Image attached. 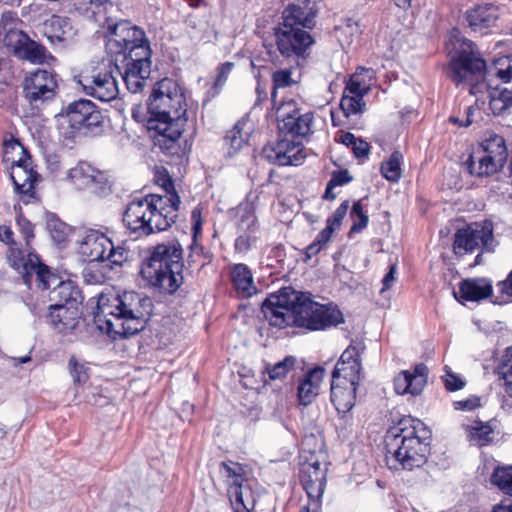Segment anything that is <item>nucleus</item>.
<instances>
[{"instance_id":"obj_18","label":"nucleus","mask_w":512,"mask_h":512,"mask_svg":"<svg viewBox=\"0 0 512 512\" xmlns=\"http://www.w3.org/2000/svg\"><path fill=\"white\" fill-rule=\"evenodd\" d=\"M78 83L83 91L102 102H109L118 95V85L111 71L93 70L80 74Z\"/></svg>"},{"instance_id":"obj_40","label":"nucleus","mask_w":512,"mask_h":512,"mask_svg":"<svg viewBox=\"0 0 512 512\" xmlns=\"http://www.w3.org/2000/svg\"><path fill=\"white\" fill-rule=\"evenodd\" d=\"M488 155H492L499 160L506 162L508 157V150L505 139L496 133H487L480 144L478 149Z\"/></svg>"},{"instance_id":"obj_41","label":"nucleus","mask_w":512,"mask_h":512,"mask_svg":"<svg viewBox=\"0 0 512 512\" xmlns=\"http://www.w3.org/2000/svg\"><path fill=\"white\" fill-rule=\"evenodd\" d=\"M469 439L471 442L478 446H484L492 441L494 428L490 422H482L480 420L474 421V423L466 428Z\"/></svg>"},{"instance_id":"obj_14","label":"nucleus","mask_w":512,"mask_h":512,"mask_svg":"<svg viewBox=\"0 0 512 512\" xmlns=\"http://www.w3.org/2000/svg\"><path fill=\"white\" fill-rule=\"evenodd\" d=\"M493 230L494 226L491 220L474 222L458 229L453 243L455 254L463 255L473 252L480 246L486 251H492L494 248Z\"/></svg>"},{"instance_id":"obj_11","label":"nucleus","mask_w":512,"mask_h":512,"mask_svg":"<svg viewBox=\"0 0 512 512\" xmlns=\"http://www.w3.org/2000/svg\"><path fill=\"white\" fill-rule=\"evenodd\" d=\"M486 63L471 52L462 51L450 61L447 75L456 84L469 85L470 94H477L485 87L484 73Z\"/></svg>"},{"instance_id":"obj_45","label":"nucleus","mask_w":512,"mask_h":512,"mask_svg":"<svg viewBox=\"0 0 512 512\" xmlns=\"http://www.w3.org/2000/svg\"><path fill=\"white\" fill-rule=\"evenodd\" d=\"M403 155L400 151H394L388 160L381 164V173L390 182H398L401 178V160Z\"/></svg>"},{"instance_id":"obj_63","label":"nucleus","mask_w":512,"mask_h":512,"mask_svg":"<svg viewBox=\"0 0 512 512\" xmlns=\"http://www.w3.org/2000/svg\"><path fill=\"white\" fill-rule=\"evenodd\" d=\"M343 92L358 96H365L369 91L363 87L359 81V74H352Z\"/></svg>"},{"instance_id":"obj_55","label":"nucleus","mask_w":512,"mask_h":512,"mask_svg":"<svg viewBox=\"0 0 512 512\" xmlns=\"http://www.w3.org/2000/svg\"><path fill=\"white\" fill-rule=\"evenodd\" d=\"M47 228L55 243L61 244L66 241L69 228L65 223L57 219H51L47 223Z\"/></svg>"},{"instance_id":"obj_15","label":"nucleus","mask_w":512,"mask_h":512,"mask_svg":"<svg viewBox=\"0 0 512 512\" xmlns=\"http://www.w3.org/2000/svg\"><path fill=\"white\" fill-rule=\"evenodd\" d=\"M23 94L30 105L38 106L55 98L58 89V75L47 69H36L26 74Z\"/></svg>"},{"instance_id":"obj_24","label":"nucleus","mask_w":512,"mask_h":512,"mask_svg":"<svg viewBox=\"0 0 512 512\" xmlns=\"http://www.w3.org/2000/svg\"><path fill=\"white\" fill-rule=\"evenodd\" d=\"M499 16V7L491 3L475 5L465 13L468 26L481 34L487 33L496 24Z\"/></svg>"},{"instance_id":"obj_43","label":"nucleus","mask_w":512,"mask_h":512,"mask_svg":"<svg viewBox=\"0 0 512 512\" xmlns=\"http://www.w3.org/2000/svg\"><path fill=\"white\" fill-rule=\"evenodd\" d=\"M490 480L502 493L512 496V465L496 467Z\"/></svg>"},{"instance_id":"obj_23","label":"nucleus","mask_w":512,"mask_h":512,"mask_svg":"<svg viewBox=\"0 0 512 512\" xmlns=\"http://www.w3.org/2000/svg\"><path fill=\"white\" fill-rule=\"evenodd\" d=\"M363 348L350 345L340 356L332 373V380H347L359 384L361 378L360 353Z\"/></svg>"},{"instance_id":"obj_12","label":"nucleus","mask_w":512,"mask_h":512,"mask_svg":"<svg viewBox=\"0 0 512 512\" xmlns=\"http://www.w3.org/2000/svg\"><path fill=\"white\" fill-rule=\"evenodd\" d=\"M10 149L20 154L18 159H11L10 177L15 191L22 196L25 203H28L29 199L34 198V185L38 179V174L31 165L32 161L28 151L18 140L5 142L6 155H8Z\"/></svg>"},{"instance_id":"obj_20","label":"nucleus","mask_w":512,"mask_h":512,"mask_svg":"<svg viewBox=\"0 0 512 512\" xmlns=\"http://www.w3.org/2000/svg\"><path fill=\"white\" fill-rule=\"evenodd\" d=\"M187 122L157 121L148 120L147 128L150 133L153 132L154 145L169 155L178 154V141L184 131V125Z\"/></svg>"},{"instance_id":"obj_2","label":"nucleus","mask_w":512,"mask_h":512,"mask_svg":"<svg viewBox=\"0 0 512 512\" xmlns=\"http://www.w3.org/2000/svg\"><path fill=\"white\" fill-rule=\"evenodd\" d=\"M261 310L269 324L279 329L296 326L319 331L344 322L343 314L336 305L320 304L312 300L308 294L290 287L267 297Z\"/></svg>"},{"instance_id":"obj_27","label":"nucleus","mask_w":512,"mask_h":512,"mask_svg":"<svg viewBox=\"0 0 512 512\" xmlns=\"http://www.w3.org/2000/svg\"><path fill=\"white\" fill-rule=\"evenodd\" d=\"M504 163L492 155L477 150L468 157L464 166L472 176L489 177L498 172Z\"/></svg>"},{"instance_id":"obj_10","label":"nucleus","mask_w":512,"mask_h":512,"mask_svg":"<svg viewBox=\"0 0 512 512\" xmlns=\"http://www.w3.org/2000/svg\"><path fill=\"white\" fill-rule=\"evenodd\" d=\"M273 37L280 56L297 66L300 59L303 60L309 55L310 48L315 44L311 32L282 22L273 28Z\"/></svg>"},{"instance_id":"obj_39","label":"nucleus","mask_w":512,"mask_h":512,"mask_svg":"<svg viewBox=\"0 0 512 512\" xmlns=\"http://www.w3.org/2000/svg\"><path fill=\"white\" fill-rule=\"evenodd\" d=\"M235 222L238 232L257 231V217L251 203H241L236 207Z\"/></svg>"},{"instance_id":"obj_33","label":"nucleus","mask_w":512,"mask_h":512,"mask_svg":"<svg viewBox=\"0 0 512 512\" xmlns=\"http://www.w3.org/2000/svg\"><path fill=\"white\" fill-rule=\"evenodd\" d=\"M231 280L237 292L244 297L251 296L256 290L252 273L245 264H236L233 267Z\"/></svg>"},{"instance_id":"obj_19","label":"nucleus","mask_w":512,"mask_h":512,"mask_svg":"<svg viewBox=\"0 0 512 512\" xmlns=\"http://www.w3.org/2000/svg\"><path fill=\"white\" fill-rule=\"evenodd\" d=\"M319 11L316 0H297L283 9L280 22L311 32L317 24Z\"/></svg>"},{"instance_id":"obj_34","label":"nucleus","mask_w":512,"mask_h":512,"mask_svg":"<svg viewBox=\"0 0 512 512\" xmlns=\"http://www.w3.org/2000/svg\"><path fill=\"white\" fill-rule=\"evenodd\" d=\"M49 39L51 41H71L77 33L72 21L68 17L54 15L49 22Z\"/></svg>"},{"instance_id":"obj_9","label":"nucleus","mask_w":512,"mask_h":512,"mask_svg":"<svg viewBox=\"0 0 512 512\" xmlns=\"http://www.w3.org/2000/svg\"><path fill=\"white\" fill-rule=\"evenodd\" d=\"M148 120L187 122L186 99L178 84L164 78L156 84L148 100Z\"/></svg>"},{"instance_id":"obj_64","label":"nucleus","mask_w":512,"mask_h":512,"mask_svg":"<svg viewBox=\"0 0 512 512\" xmlns=\"http://www.w3.org/2000/svg\"><path fill=\"white\" fill-rule=\"evenodd\" d=\"M16 221L17 225L20 227V231L24 235L26 244H29L30 240L34 238L33 225L23 215H19Z\"/></svg>"},{"instance_id":"obj_16","label":"nucleus","mask_w":512,"mask_h":512,"mask_svg":"<svg viewBox=\"0 0 512 512\" xmlns=\"http://www.w3.org/2000/svg\"><path fill=\"white\" fill-rule=\"evenodd\" d=\"M493 69L502 83L490 92L489 106L492 113L499 116L512 106V55L496 60Z\"/></svg>"},{"instance_id":"obj_56","label":"nucleus","mask_w":512,"mask_h":512,"mask_svg":"<svg viewBox=\"0 0 512 512\" xmlns=\"http://www.w3.org/2000/svg\"><path fill=\"white\" fill-rule=\"evenodd\" d=\"M279 142L287 144L286 149H284L285 156L288 157L287 165H298L304 158V156L301 155L302 149L300 143H296L294 140H290L286 137L279 140Z\"/></svg>"},{"instance_id":"obj_25","label":"nucleus","mask_w":512,"mask_h":512,"mask_svg":"<svg viewBox=\"0 0 512 512\" xmlns=\"http://www.w3.org/2000/svg\"><path fill=\"white\" fill-rule=\"evenodd\" d=\"M111 246V239L103 232L89 229L80 241L79 252L89 261L101 263L107 249Z\"/></svg>"},{"instance_id":"obj_52","label":"nucleus","mask_w":512,"mask_h":512,"mask_svg":"<svg viewBox=\"0 0 512 512\" xmlns=\"http://www.w3.org/2000/svg\"><path fill=\"white\" fill-rule=\"evenodd\" d=\"M330 229H323L316 237L315 241L305 249V261L316 256L330 241Z\"/></svg>"},{"instance_id":"obj_30","label":"nucleus","mask_w":512,"mask_h":512,"mask_svg":"<svg viewBox=\"0 0 512 512\" xmlns=\"http://www.w3.org/2000/svg\"><path fill=\"white\" fill-rule=\"evenodd\" d=\"M492 294V283L486 278L464 279L459 283L458 292H454V296L458 299V295L465 301H480L488 298Z\"/></svg>"},{"instance_id":"obj_35","label":"nucleus","mask_w":512,"mask_h":512,"mask_svg":"<svg viewBox=\"0 0 512 512\" xmlns=\"http://www.w3.org/2000/svg\"><path fill=\"white\" fill-rule=\"evenodd\" d=\"M17 58L38 65L45 63L50 64L56 61L55 57L47 51L45 46L31 38Z\"/></svg>"},{"instance_id":"obj_42","label":"nucleus","mask_w":512,"mask_h":512,"mask_svg":"<svg viewBox=\"0 0 512 512\" xmlns=\"http://www.w3.org/2000/svg\"><path fill=\"white\" fill-rule=\"evenodd\" d=\"M272 79V91L271 101L273 106L276 105L277 90L292 87L298 81L292 77V66L290 68L278 69L271 75Z\"/></svg>"},{"instance_id":"obj_48","label":"nucleus","mask_w":512,"mask_h":512,"mask_svg":"<svg viewBox=\"0 0 512 512\" xmlns=\"http://www.w3.org/2000/svg\"><path fill=\"white\" fill-rule=\"evenodd\" d=\"M296 364V358L293 356H286L282 361L274 365L267 364L264 373H267L270 380H282L291 371Z\"/></svg>"},{"instance_id":"obj_49","label":"nucleus","mask_w":512,"mask_h":512,"mask_svg":"<svg viewBox=\"0 0 512 512\" xmlns=\"http://www.w3.org/2000/svg\"><path fill=\"white\" fill-rule=\"evenodd\" d=\"M287 144L277 141L275 144H267L263 147L261 156L268 162L277 165H287L288 157L285 156L284 149Z\"/></svg>"},{"instance_id":"obj_51","label":"nucleus","mask_w":512,"mask_h":512,"mask_svg":"<svg viewBox=\"0 0 512 512\" xmlns=\"http://www.w3.org/2000/svg\"><path fill=\"white\" fill-rule=\"evenodd\" d=\"M199 225H200L199 223H196L193 227L195 230V233H194V237H193V242L191 243V245L189 247L190 253L187 258V262L190 267H192L193 265H196V264H198L199 267H203L207 264V262L210 261V255L208 254V252H205L204 247L199 245L196 241V231H197Z\"/></svg>"},{"instance_id":"obj_50","label":"nucleus","mask_w":512,"mask_h":512,"mask_svg":"<svg viewBox=\"0 0 512 512\" xmlns=\"http://www.w3.org/2000/svg\"><path fill=\"white\" fill-rule=\"evenodd\" d=\"M30 37L20 30H9L4 36V44L15 57H18Z\"/></svg>"},{"instance_id":"obj_8","label":"nucleus","mask_w":512,"mask_h":512,"mask_svg":"<svg viewBox=\"0 0 512 512\" xmlns=\"http://www.w3.org/2000/svg\"><path fill=\"white\" fill-rule=\"evenodd\" d=\"M313 435H305L301 441L300 482L310 500L318 505L324 493L327 467L325 465L326 453L324 443L317 441L314 449H310Z\"/></svg>"},{"instance_id":"obj_7","label":"nucleus","mask_w":512,"mask_h":512,"mask_svg":"<svg viewBox=\"0 0 512 512\" xmlns=\"http://www.w3.org/2000/svg\"><path fill=\"white\" fill-rule=\"evenodd\" d=\"M430 431L419 419L402 418L385 435L387 453L405 470L423 466L429 453Z\"/></svg>"},{"instance_id":"obj_13","label":"nucleus","mask_w":512,"mask_h":512,"mask_svg":"<svg viewBox=\"0 0 512 512\" xmlns=\"http://www.w3.org/2000/svg\"><path fill=\"white\" fill-rule=\"evenodd\" d=\"M66 114L69 126L75 134L97 136L103 132L104 117L90 100L80 99L70 103Z\"/></svg>"},{"instance_id":"obj_29","label":"nucleus","mask_w":512,"mask_h":512,"mask_svg":"<svg viewBox=\"0 0 512 512\" xmlns=\"http://www.w3.org/2000/svg\"><path fill=\"white\" fill-rule=\"evenodd\" d=\"M324 374L325 369L322 367H315L304 374L297 389L300 404L307 406L313 402L319 393Z\"/></svg>"},{"instance_id":"obj_22","label":"nucleus","mask_w":512,"mask_h":512,"mask_svg":"<svg viewBox=\"0 0 512 512\" xmlns=\"http://www.w3.org/2000/svg\"><path fill=\"white\" fill-rule=\"evenodd\" d=\"M429 369L426 364L419 363L412 370H404L394 378V389L398 395L422 393L428 380Z\"/></svg>"},{"instance_id":"obj_28","label":"nucleus","mask_w":512,"mask_h":512,"mask_svg":"<svg viewBox=\"0 0 512 512\" xmlns=\"http://www.w3.org/2000/svg\"><path fill=\"white\" fill-rule=\"evenodd\" d=\"M358 385L347 380H332L331 401L339 413L345 415L354 407Z\"/></svg>"},{"instance_id":"obj_21","label":"nucleus","mask_w":512,"mask_h":512,"mask_svg":"<svg viewBox=\"0 0 512 512\" xmlns=\"http://www.w3.org/2000/svg\"><path fill=\"white\" fill-rule=\"evenodd\" d=\"M67 178L78 189H90L96 194H104L109 190L106 174L92 167L88 162L80 161L68 171Z\"/></svg>"},{"instance_id":"obj_6","label":"nucleus","mask_w":512,"mask_h":512,"mask_svg":"<svg viewBox=\"0 0 512 512\" xmlns=\"http://www.w3.org/2000/svg\"><path fill=\"white\" fill-rule=\"evenodd\" d=\"M430 431L419 419L402 418L385 435L387 453L405 470L423 466L429 453Z\"/></svg>"},{"instance_id":"obj_54","label":"nucleus","mask_w":512,"mask_h":512,"mask_svg":"<svg viewBox=\"0 0 512 512\" xmlns=\"http://www.w3.org/2000/svg\"><path fill=\"white\" fill-rule=\"evenodd\" d=\"M154 182L168 194L163 196L164 198H169L172 194L177 193L174 189L173 180L164 167L155 169Z\"/></svg>"},{"instance_id":"obj_46","label":"nucleus","mask_w":512,"mask_h":512,"mask_svg":"<svg viewBox=\"0 0 512 512\" xmlns=\"http://www.w3.org/2000/svg\"><path fill=\"white\" fill-rule=\"evenodd\" d=\"M363 97L364 96L343 92L340 101V108L346 118L352 115L362 114L365 111L366 103L363 100Z\"/></svg>"},{"instance_id":"obj_32","label":"nucleus","mask_w":512,"mask_h":512,"mask_svg":"<svg viewBox=\"0 0 512 512\" xmlns=\"http://www.w3.org/2000/svg\"><path fill=\"white\" fill-rule=\"evenodd\" d=\"M50 300L62 306L79 307L83 297L79 287L72 281H61L50 292Z\"/></svg>"},{"instance_id":"obj_58","label":"nucleus","mask_w":512,"mask_h":512,"mask_svg":"<svg viewBox=\"0 0 512 512\" xmlns=\"http://www.w3.org/2000/svg\"><path fill=\"white\" fill-rule=\"evenodd\" d=\"M351 215L356 216L358 221H355L351 226L350 232L358 233L364 229L369 222L368 215L363 211V207L360 201L355 202L352 206Z\"/></svg>"},{"instance_id":"obj_37","label":"nucleus","mask_w":512,"mask_h":512,"mask_svg":"<svg viewBox=\"0 0 512 512\" xmlns=\"http://www.w3.org/2000/svg\"><path fill=\"white\" fill-rule=\"evenodd\" d=\"M247 125V120L241 119L236 122L231 130H229L225 137L224 142L228 147L229 156L236 154L249 139V131H244Z\"/></svg>"},{"instance_id":"obj_60","label":"nucleus","mask_w":512,"mask_h":512,"mask_svg":"<svg viewBox=\"0 0 512 512\" xmlns=\"http://www.w3.org/2000/svg\"><path fill=\"white\" fill-rule=\"evenodd\" d=\"M233 68V62H225L218 66L217 76L214 82V89L216 90V93L218 92V89H221L225 85Z\"/></svg>"},{"instance_id":"obj_47","label":"nucleus","mask_w":512,"mask_h":512,"mask_svg":"<svg viewBox=\"0 0 512 512\" xmlns=\"http://www.w3.org/2000/svg\"><path fill=\"white\" fill-rule=\"evenodd\" d=\"M221 473L226 478L227 486L246 482L244 467L233 461H223L220 463Z\"/></svg>"},{"instance_id":"obj_3","label":"nucleus","mask_w":512,"mask_h":512,"mask_svg":"<svg viewBox=\"0 0 512 512\" xmlns=\"http://www.w3.org/2000/svg\"><path fill=\"white\" fill-rule=\"evenodd\" d=\"M150 297L134 291L119 295H100L94 323L101 331L113 338L128 337L142 331L153 311Z\"/></svg>"},{"instance_id":"obj_57","label":"nucleus","mask_w":512,"mask_h":512,"mask_svg":"<svg viewBox=\"0 0 512 512\" xmlns=\"http://www.w3.org/2000/svg\"><path fill=\"white\" fill-rule=\"evenodd\" d=\"M349 207V201L346 200L340 204V206L333 212V214L327 219V226L324 229H330V237L333 231L340 227L343 218L345 217Z\"/></svg>"},{"instance_id":"obj_31","label":"nucleus","mask_w":512,"mask_h":512,"mask_svg":"<svg viewBox=\"0 0 512 512\" xmlns=\"http://www.w3.org/2000/svg\"><path fill=\"white\" fill-rule=\"evenodd\" d=\"M227 492L235 512H251L254 509L256 498L247 481L229 485Z\"/></svg>"},{"instance_id":"obj_62","label":"nucleus","mask_w":512,"mask_h":512,"mask_svg":"<svg viewBox=\"0 0 512 512\" xmlns=\"http://www.w3.org/2000/svg\"><path fill=\"white\" fill-rule=\"evenodd\" d=\"M446 374L442 376V379L445 384V388L448 391H457L462 389L465 386V382L458 375L451 372L450 369L446 367Z\"/></svg>"},{"instance_id":"obj_5","label":"nucleus","mask_w":512,"mask_h":512,"mask_svg":"<svg viewBox=\"0 0 512 512\" xmlns=\"http://www.w3.org/2000/svg\"><path fill=\"white\" fill-rule=\"evenodd\" d=\"M183 249L173 240L156 245L141 265L146 285L160 294H174L183 284Z\"/></svg>"},{"instance_id":"obj_17","label":"nucleus","mask_w":512,"mask_h":512,"mask_svg":"<svg viewBox=\"0 0 512 512\" xmlns=\"http://www.w3.org/2000/svg\"><path fill=\"white\" fill-rule=\"evenodd\" d=\"M313 118L312 112L301 113L293 100L282 102L277 108L278 127L285 137L306 136L311 131Z\"/></svg>"},{"instance_id":"obj_26","label":"nucleus","mask_w":512,"mask_h":512,"mask_svg":"<svg viewBox=\"0 0 512 512\" xmlns=\"http://www.w3.org/2000/svg\"><path fill=\"white\" fill-rule=\"evenodd\" d=\"M81 311L79 307L52 304L49 306L48 322L60 333L72 331L77 325Z\"/></svg>"},{"instance_id":"obj_38","label":"nucleus","mask_w":512,"mask_h":512,"mask_svg":"<svg viewBox=\"0 0 512 512\" xmlns=\"http://www.w3.org/2000/svg\"><path fill=\"white\" fill-rule=\"evenodd\" d=\"M23 268L26 271L25 281L28 280L29 275L34 273L42 284L43 289H49L51 278L56 280L55 276L49 270V267L41 263L36 255L29 254L27 261L23 264Z\"/></svg>"},{"instance_id":"obj_36","label":"nucleus","mask_w":512,"mask_h":512,"mask_svg":"<svg viewBox=\"0 0 512 512\" xmlns=\"http://www.w3.org/2000/svg\"><path fill=\"white\" fill-rule=\"evenodd\" d=\"M498 385L512 398V349H506L495 369Z\"/></svg>"},{"instance_id":"obj_59","label":"nucleus","mask_w":512,"mask_h":512,"mask_svg":"<svg viewBox=\"0 0 512 512\" xmlns=\"http://www.w3.org/2000/svg\"><path fill=\"white\" fill-rule=\"evenodd\" d=\"M68 365L75 383L84 384L88 380L87 368L83 364H79L75 356L70 357Z\"/></svg>"},{"instance_id":"obj_53","label":"nucleus","mask_w":512,"mask_h":512,"mask_svg":"<svg viewBox=\"0 0 512 512\" xmlns=\"http://www.w3.org/2000/svg\"><path fill=\"white\" fill-rule=\"evenodd\" d=\"M101 263L89 261L83 269L82 275L88 284H101L105 281V273L99 269Z\"/></svg>"},{"instance_id":"obj_44","label":"nucleus","mask_w":512,"mask_h":512,"mask_svg":"<svg viewBox=\"0 0 512 512\" xmlns=\"http://www.w3.org/2000/svg\"><path fill=\"white\" fill-rule=\"evenodd\" d=\"M109 247L101 262V269L121 267L129 258V251L125 247H116L112 241Z\"/></svg>"},{"instance_id":"obj_1","label":"nucleus","mask_w":512,"mask_h":512,"mask_svg":"<svg viewBox=\"0 0 512 512\" xmlns=\"http://www.w3.org/2000/svg\"><path fill=\"white\" fill-rule=\"evenodd\" d=\"M76 11L88 18L107 26L106 52L111 62L121 74L127 89L131 93L141 92L151 73L152 50L146 33L130 21L113 23L109 18L101 22L109 0H72Z\"/></svg>"},{"instance_id":"obj_4","label":"nucleus","mask_w":512,"mask_h":512,"mask_svg":"<svg viewBox=\"0 0 512 512\" xmlns=\"http://www.w3.org/2000/svg\"><path fill=\"white\" fill-rule=\"evenodd\" d=\"M180 204L177 193L169 198L159 194L135 197L126 205L122 221L135 239L146 238L169 229L178 218Z\"/></svg>"},{"instance_id":"obj_61","label":"nucleus","mask_w":512,"mask_h":512,"mask_svg":"<svg viewBox=\"0 0 512 512\" xmlns=\"http://www.w3.org/2000/svg\"><path fill=\"white\" fill-rule=\"evenodd\" d=\"M255 233L256 232H238V237L235 240V250L238 252L248 251L256 241Z\"/></svg>"}]
</instances>
